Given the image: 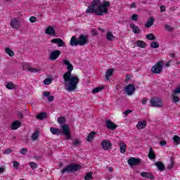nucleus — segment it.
Masks as SVG:
<instances>
[{
	"mask_svg": "<svg viewBox=\"0 0 180 180\" xmlns=\"http://www.w3.org/2000/svg\"><path fill=\"white\" fill-rule=\"evenodd\" d=\"M63 64L67 65L68 72L63 75L65 89L68 92H72L77 89V86L79 83L77 77L71 76V72L74 70V66L68 60H63Z\"/></svg>",
	"mask_w": 180,
	"mask_h": 180,
	"instance_id": "nucleus-1",
	"label": "nucleus"
},
{
	"mask_svg": "<svg viewBox=\"0 0 180 180\" xmlns=\"http://www.w3.org/2000/svg\"><path fill=\"white\" fill-rule=\"evenodd\" d=\"M110 1H103L101 4V0H93L91 5L86 10V13H95L97 16H103L104 13H109Z\"/></svg>",
	"mask_w": 180,
	"mask_h": 180,
	"instance_id": "nucleus-2",
	"label": "nucleus"
},
{
	"mask_svg": "<svg viewBox=\"0 0 180 180\" xmlns=\"http://www.w3.org/2000/svg\"><path fill=\"white\" fill-rule=\"evenodd\" d=\"M79 169H81V165H77L75 163H72L68 165L66 167L63 168V169L61 171V174L64 175L65 172H67L68 174L77 172V171H79Z\"/></svg>",
	"mask_w": 180,
	"mask_h": 180,
	"instance_id": "nucleus-3",
	"label": "nucleus"
},
{
	"mask_svg": "<svg viewBox=\"0 0 180 180\" xmlns=\"http://www.w3.org/2000/svg\"><path fill=\"white\" fill-rule=\"evenodd\" d=\"M60 128L62 129V133L63 136H66L67 140H70L71 139V131L70 130V127L67 124L61 125Z\"/></svg>",
	"mask_w": 180,
	"mask_h": 180,
	"instance_id": "nucleus-4",
	"label": "nucleus"
},
{
	"mask_svg": "<svg viewBox=\"0 0 180 180\" xmlns=\"http://www.w3.org/2000/svg\"><path fill=\"white\" fill-rule=\"evenodd\" d=\"M162 61H159L154 65L151 68L153 74H161V71H162Z\"/></svg>",
	"mask_w": 180,
	"mask_h": 180,
	"instance_id": "nucleus-5",
	"label": "nucleus"
},
{
	"mask_svg": "<svg viewBox=\"0 0 180 180\" xmlns=\"http://www.w3.org/2000/svg\"><path fill=\"white\" fill-rule=\"evenodd\" d=\"M150 105L153 108H162V101L158 98H152L150 99Z\"/></svg>",
	"mask_w": 180,
	"mask_h": 180,
	"instance_id": "nucleus-6",
	"label": "nucleus"
},
{
	"mask_svg": "<svg viewBox=\"0 0 180 180\" xmlns=\"http://www.w3.org/2000/svg\"><path fill=\"white\" fill-rule=\"evenodd\" d=\"M78 42L76 44H79V46H85L88 43V35H84L81 34L77 39Z\"/></svg>",
	"mask_w": 180,
	"mask_h": 180,
	"instance_id": "nucleus-7",
	"label": "nucleus"
},
{
	"mask_svg": "<svg viewBox=\"0 0 180 180\" xmlns=\"http://www.w3.org/2000/svg\"><path fill=\"white\" fill-rule=\"evenodd\" d=\"M60 56H61V52L60 50L53 51L49 54V60L51 61H56V60Z\"/></svg>",
	"mask_w": 180,
	"mask_h": 180,
	"instance_id": "nucleus-8",
	"label": "nucleus"
},
{
	"mask_svg": "<svg viewBox=\"0 0 180 180\" xmlns=\"http://www.w3.org/2000/svg\"><path fill=\"white\" fill-rule=\"evenodd\" d=\"M141 162V159L136 158L134 157H132L128 160V164L129 165H130V167H136L137 165H139Z\"/></svg>",
	"mask_w": 180,
	"mask_h": 180,
	"instance_id": "nucleus-9",
	"label": "nucleus"
},
{
	"mask_svg": "<svg viewBox=\"0 0 180 180\" xmlns=\"http://www.w3.org/2000/svg\"><path fill=\"white\" fill-rule=\"evenodd\" d=\"M125 91L129 96L133 95L134 92H136V86H134V84H129L128 86H126Z\"/></svg>",
	"mask_w": 180,
	"mask_h": 180,
	"instance_id": "nucleus-10",
	"label": "nucleus"
},
{
	"mask_svg": "<svg viewBox=\"0 0 180 180\" xmlns=\"http://www.w3.org/2000/svg\"><path fill=\"white\" fill-rule=\"evenodd\" d=\"M101 147L105 150H110V148H112V143H110V140H103Z\"/></svg>",
	"mask_w": 180,
	"mask_h": 180,
	"instance_id": "nucleus-11",
	"label": "nucleus"
},
{
	"mask_svg": "<svg viewBox=\"0 0 180 180\" xmlns=\"http://www.w3.org/2000/svg\"><path fill=\"white\" fill-rule=\"evenodd\" d=\"M51 42L54 43V44H58V47H64V46H65V42L60 38H54L51 41Z\"/></svg>",
	"mask_w": 180,
	"mask_h": 180,
	"instance_id": "nucleus-12",
	"label": "nucleus"
},
{
	"mask_svg": "<svg viewBox=\"0 0 180 180\" xmlns=\"http://www.w3.org/2000/svg\"><path fill=\"white\" fill-rule=\"evenodd\" d=\"M105 126L107 129H109L110 130H116V129H117V125L112 122V121L110 120L105 121Z\"/></svg>",
	"mask_w": 180,
	"mask_h": 180,
	"instance_id": "nucleus-13",
	"label": "nucleus"
},
{
	"mask_svg": "<svg viewBox=\"0 0 180 180\" xmlns=\"http://www.w3.org/2000/svg\"><path fill=\"white\" fill-rule=\"evenodd\" d=\"M45 33L46 34H48V36H53L56 37V30L53 28L51 26H49L46 30H45Z\"/></svg>",
	"mask_w": 180,
	"mask_h": 180,
	"instance_id": "nucleus-14",
	"label": "nucleus"
},
{
	"mask_svg": "<svg viewBox=\"0 0 180 180\" xmlns=\"http://www.w3.org/2000/svg\"><path fill=\"white\" fill-rule=\"evenodd\" d=\"M20 126H22V122H20V121L19 120L14 121L11 124V129L18 130V129H19Z\"/></svg>",
	"mask_w": 180,
	"mask_h": 180,
	"instance_id": "nucleus-15",
	"label": "nucleus"
},
{
	"mask_svg": "<svg viewBox=\"0 0 180 180\" xmlns=\"http://www.w3.org/2000/svg\"><path fill=\"white\" fill-rule=\"evenodd\" d=\"M155 165L157 167L159 171H165V165L164 163H162V162H157L155 163Z\"/></svg>",
	"mask_w": 180,
	"mask_h": 180,
	"instance_id": "nucleus-16",
	"label": "nucleus"
},
{
	"mask_svg": "<svg viewBox=\"0 0 180 180\" xmlns=\"http://www.w3.org/2000/svg\"><path fill=\"white\" fill-rule=\"evenodd\" d=\"M154 22H155V18H154V17H150L145 24V27H151V26L154 25Z\"/></svg>",
	"mask_w": 180,
	"mask_h": 180,
	"instance_id": "nucleus-17",
	"label": "nucleus"
},
{
	"mask_svg": "<svg viewBox=\"0 0 180 180\" xmlns=\"http://www.w3.org/2000/svg\"><path fill=\"white\" fill-rule=\"evenodd\" d=\"M11 26L13 27V29H19V21H18L16 18L11 20Z\"/></svg>",
	"mask_w": 180,
	"mask_h": 180,
	"instance_id": "nucleus-18",
	"label": "nucleus"
},
{
	"mask_svg": "<svg viewBox=\"0 0 180 180\" xmlns=\"http://www.w3.org/2000/svg\"><path fill=\"white\" fill-rule=\"evenodd\" d=\"M129 27L132 29V32H134L135 34L140 33V28L139 26H136L134 23H131L129 25Z\"/></svg>",
	"mask_w": 180,
	"mask_h": 180,
	"instance_id": "nucleus-19",
	"label": "nucleus"
},
{
	"mask_svg": "<svg viewBox=\"0 0 180 180\" xmlns=\"http://www.w3.org/2000/svg\"><path fill=\"white\" fill-rule=\"evenodd\" d=\"M50 131L52 133V134H56V136H60L61 134V129L58 128H54V127H51L50 128Z\"/></svg>",
	"mask_w": 180,
	"mask_h": 180,
	"instance_id": "nucleus-20",
	"label": "nucleus"
},
{
	"mask_svg": "<svg viewBox=\"0 0 180 180\" xmlns=\"http://www.w3.org/2000/svg\"><path fill=\"white\" fill-rule=\"evenodd\" d=\"M141 176L143 178H148V179H154V176L153 174L149 172H141Z\"/></svg>",
	"mask_w": 180,
	"mask_h": 180,
	"instance_id": "nucleus-21",
	"label": "nucleus"
},
{
	"mask_svg": "<svg viewBox=\"0 0 180 180\" xmlns=\"http://www.w3.org/2000/svg\"><path fill=\"white\" fill-rule=\"evenodd\" d=\"M112 75H113V69L110 68L108 69L106 72H105V79L106 81H109L110 77H112Z\"/></svg>",
	"mask_w": 180,
	"mask_h": 180,
	"instance_id": "nucleus-22",
	"label": "nucleus"
},
{
	"mask_svg": "<svg viewBox=\"0 0 180 180\" xmlns=\"http://www.w3.org/2000/svg\"><path fill=\"white\" fill-rule=\"evenodd\" d=\"M147 126V122L146 121H139L136 125L137 129H144Z\"/></svg>",
	"mask_w": 180,
	"mask_h": 180,
	"instance_id": "nucleus-23",
	"label": "nucleus"
},
{
	"mask_svg": "<svg viewBox=\"0 0 180 180\" xmlns=\"http://www.w3.org/2000/svg\"><path fill=\"white\" fill-rule=\"evenodd\" d=\"M96 134V131L90 132L87 136L86 141H89V143L92 142V140H94V137H95Z\"/></svg>",
	"mask_w": 180,
	"mask_h": 180,
	"instance_id": "nucleus-24",
	"label": "nucleus"
},
{
	"mask_svg": "<svg viewBox=\"0 0 180 180\" xmlns=\"http://www.w3.org/2000/svg\"><path fill=\"white\" fill-rule=\"evenodd\" d=\"M37 119L39 120H43V119H47V112H40L37 115Z\"/></svg>",
	"mask_w": 180,
	"mask_h": 180,
	"instance_id": "nucleus-25",
	"label": "nucleus"
},
{
	"mask_svg": "<svg viewBox=\"0 0 180 180\" xmlns=\"http://www.w3.org/2000/svg\"><path fill=\"white\" fill-rule=\"evenodd\" d=\"M78 42V39H77V37L76 36H73L72 37V38L70 39V46H79V44H77V43Z\"/></svg>",
	"mask_w": 180,
	"mask_h": 180,
	"instance_id": "nucleus-26",
	"label": "nucleus"
},
{
	"mask_svg": "<svg viewBox=\"0 0 180 180\" xmlns=\"http://www.w3.org/2000/svg\"><path fill=\"white\" fill-rule=\"evenodd\" d=\"M106 39H107V40H108V41H112L115 40V39H116V37H115V35H113L112 32H109L107 33Z\"/></svg>",
	"mask_w": 180,
	"mask_h": 180,
	"instance_id": "nucleus-27",
	"label": "nucleus"
},
{
	"mask_svg": "<svg viewBox=\"0 0 180 180\" xmlns=\"http://www.w3.org/2000/svg\"><path fill=\"white\" fill-rule=\"evenodd\" d=\"M155 153H154V150H153V148H149V153H148V158L150 160H154L155 158Z\"/></svg>",
	"mask_w": 180,
	"mask_h": 180,
	"instance_id": "nucleus-28",
	"label": "nucleus"
},
{
	"mask_svg": "<svg viewBox=\"0 0 180 180\" xmlns=\"http://www.w3.org/2000/svg\"><path fill=\"white\" fill-rule=\"evenodd\" d=\"M136 45L138 46V47H141V49H146V46H147L146 42H144L143 41H140V40H139L136 42Z\"/></svg>",
	"mask_w": 180,
	"mask_h": 180,
	"instance_id": "nucleus-29",
	"label": "nucleus"
},
{
	"mask_svg": "<svg viewBox=\"0 0 180 180\" xmlns=\"http://www.w3.org/2000/svg\"><path fill=\"white\" fill-rule=\"evenodd\" d=\"M6 86L7 89H15V86H16V85H15V84H13V82H9L7 83Z\"/></svg>",
	"mask_w": 180,
	"mask_h": 180,
	"instance_id": "nucleus-30",
	"label": "nucleus"
},
{
	"mask_svg": "<svg viewBox=\"0 0 180 180\" xmlns=\"http://www.w3.org/2000/svg\"><path fill=\"white\" fill-rule=\"evenodd\" d=\"M127 148V146H126V144L122 143L120 146V153H122V154H124V153H126V148Z\"/></svg>",
	"mask_w": 180,
	"mask_h": 180,
	"instance_id": "nucleus-31",
	"label": "nucleus"
},
{
	"mask_svg": "<svg viewBox=\"0 0 180 180\" xmlns=\"http://www.w3.org/2000/svg\"><path fill=\"white\" fill-rule=\"evenodd\" d=\"M31 139L34 141H36V140L39 139V131H36L35 132H34L31 136Z\"/></svg>",
	"mask_w": 180,
	"mask_h": 180,
	"instance_id": "nucleus-32",
	"label": "nucleus"
},
{
	"mask_svg": "<svg viewBox=\"0 0 180 180\" xmlns=\"http://www.w3.org/2000/svg\"><path fill=\"white\" fill-rule=\"evenodd\" d=\"M101 91H103V86H98V87L94 88L92 91V93L95 94H98V92H101Z\"/></svg>",
	"mask_w": 180,
	"mask_h": 180,
	"instance_id": "nucleus-33",
	"label": "nucleus"
},
{
	"mask_svg": "<svg viewBox=\"0 0 180 180\" xmlns=\"http://www.w3.org/2000/svg\"><path fill=\"white\" fill-rule=\"evenodd\" d=\"M5 51L8 54V56H10V57H13V56H15V52H13V51L10 48H6Z\"/></svg>",
	"mask_w": 180,
	"mask_h": 180,
	"instance_id": "nucleus-34",
	"label": "nucleus"
},
{
	"mask_svg": "<svg viewBox=\"0 0 180 180\" xmlns=\"http://www.w3.org/2000/svg\"><path fill=\"white\" fill-rule=\"evenodd\" d=\"M174 158H170V164L167 165V169H172L174 168Z\"/></svg>",
	"mask_w": 180,
	"mask_h": 180,
	"instance_id": "nucleus-35",
	"label": "nucleus"
},
{
	"mask_svg": "<svg viewBox=\"0 0 180 180\" xmlns=\"http://www.w3.org/2000/svg\"><path fill=\"white\" fill-rule=\"evenodd\" d=\"M150 47H152V49H158V47H160V44L157 41H153L150 43Z\"/></svg>",
	"mask_w": 180,
	"mask_h": 180,
	"instance_id": "nucleus-36",
	"label": "nucleus"
},
{
	"mask_svg": "<svg viewBox=\"0 0 180 180\" xmlns=\"http://www.w3.org/2000/svg\"><path fill=\"white\" fill-rule=\"evenodd\" d=\"M146 39H148V40H155V36L154 34H148L146 35Z\"/></svg>",
	"mask_w": 180,
	"mask_h": 180,
	"instance_id": "nucleus-37",
	"label": "nucleus"
},
{
	"mask_svg": "<svg viewBox=\"0 0 180 180\" xmlns=\"http://www.w3.org/2000/svg\"><path fill=\"white\" fill-rule=\"evenodd\" d=\"M58 122L60 124H64V123H65V117H60L58 118Z\"/></svg>",
	"mask_w": 180,
	"mask_h": 180,
	"instance_id": "nucleus-38",
	"label": "nucleus"
},
{
	"mask_svg": "<svg viewBox=\"0 0 180 180\" xmlns=\"http://www.w3.org/2000/svg\"><path fill=\"white\" fill-rule=\"evenodd\" d=\"M53 82V79L51 78H46L44 80V85H50Z\"/></svg>",
	"mask_w": 180,
	"mask_h": 180,
	"instance_id": "nucleus-39",
	"label": "nucleus"
},
{
	"mask_svg": "<svg viewBox=\"0 0 180 180\" xmlns=\"http://www.w3.org/2000/svg\"><path fill=\"white\" fill-rule=\"evenodd\" d=\"M173 140L174 143H176V146L180 143V137L178 136V135H176L173 137Z\"/></svg>",
	"mask_w": 180,
	"mask_h": 180,
	"instance_id": "nucleus-40",
	"label": "nucleus"
},
{
	"mask_svg": "<svg viewBox=\"0 0 180 180\" xmlns=\"http://www.w3.org/2000/svg\"><path fill=\"white\" fill-rule=\"evenodd\" d=\"M85 180H91L92 179V172L87 173L84 176Z\"/></svg>",
	"mask_w": 180,
	"mask_h": 180,
	"instance_id": "nucleus-41",
	"label": "nucleus"
},
{
	"mask_svg": "<svg viewBox=\"0 0 180 180\" xmlns=\"http://www.w3.org/2000/svg\"><path fill=\"white\" fill-rule=\"evenodd\" d=\"M165 29H166L167 30V32H174V27H172L169 25H165Z\"/></svg>",
	"mask_w": 180,
	"mask_h": 180,
	"instance_id": "nucleus-42",
	"label": "nucleus"
},
{
	"mask_svg": "<svg viewBox=\"0 0 180 180\" xmlns=\"http://www.w3.org/2000/svg\"><path fill=\"white\" fill-rule=\"evenodd\" d=\"M72 146L75 147H78L79 144H81V142L78 139H75L74 141L72 142Z\"/></svg>",
	"mask_w": 180,
	"mask_h": 180,
	"instance_id": "nucleus-43",
	"label": "nucleus"
},
{
	"mask_svg": "<svg viewBox=\"0 0 180 180\" xmlns=\"http://www.w3.org/2000/svg\"><path fill=\"white\" fill-rule=\"evenodd\" d=\"M29 68H30V65L28 63L22 64V70L24 71H26V70H27V71H29Z\"/></svg>",
	"mask_w": 180,
	"mask_h": 180,
	"instance_id": "nucleus-44",
	"label": "nucleus"
},
{
	"mask_svg": "<svg viewBox=\"0 0 180 180\" xmlns=\"http://www.w3.org/2000/svg\"><path fill=\"white\" fill-rule=\"evenodd\" d=\"M29 165L30 167H31V168H32V169H36V168H37V165L34 162H30L29 163Z\"/></svg>",
	"mask_w": 180,
	"mask_h": 180,
	"instance_id": "nucleus-45",
	"label": "nucleus"
},
{
	"mask_svg": "<svg viewBox=\"0 0 180 180\" xmlns=\"http://www.w3.org/2000/svg\"><path fill=\"white\" fill-rule=\"evenodd\" d=\"M20 154L22 155H26V154H27V149L25 148H21L20 150Z\"/></svg>",
	"mask_w": 180,
	"mask_h": 180,
	"instance_id": "nucleus-46",
	"label": "nucleus"
},
{
	"mask_svg": "<svg viewBox=\"0 0 180 180\" xmlns=\"http://www.w3.org/2000/svg\"><path fill=\"white\" fill-rule=\"evenodd\" d=\"M172 96H173V101L174 102V103L179 102V97L175 96V94H172Z\"/></svg>",
	"mask_w": 180,
	"mask_h": 180,
	"instance_id": "nucleus-47",
	"label": "nucleus"
},
{
	"mask_svg": "<svg viewBox=\"0 0 180 180\" xmlns=\"http://www.w3.org/2000/svg\"><path fill=\"white\" fill-rule=\"evenodd\" d=\"M11 153H13V150L11 148H7L4 150V154L8 155L11 154Z\"/></svg>",
	"mask_w": 180,
	"mask_h": 180,
	"instance_id": "nucleus-48",
	"label": "nucleus"
},
{
	"mask_svg": "<svg viewBox=\"0 0 180 180\" xmlns=\"http://www.w3.org/2000/svg\"><path fill=\"white\" fill-rule=\"evenodd\" d=\"M13 167L16 168V169H19V162L15 161L13 162Z\"/></svg>",
	"mask_w": 180,
	"mask_h": 180,
	"instance_id": "nucleus-49",
	"label": "nucleus"
},
{
	"mask_svg": "<svg viewBox=\"0 0 180 180\" xmlns=\"http://www.w3.org/2000/svg\"><path fill=\"white\" fill-rule=\"evenodd\" d=\"M28 71H30V72H39V70L37 68H30Z\"/></svg>",
	"mask_w": 180,
	"mask_h": 180,
	"instance_id": "nucleus-50",
	"label": "nucleus"
},
{
	"mask_svg": "<svg viewBox=\"0 0 180 180\" xmlns=\"http://www.w3.org/2000/svg\"><path fill=\"white\" fill-rule=\"evenodd\" d=\"M131 19H132V20H135V21L139 20V15H137V14L132 15Z\"/></svg>",
	"mask_w": 180,
	"mask_h": 180,
	"instance_id": "nucleus-51",
	"label": "nucleus"
},
{
	"mask_svg": "<svg viewBox=\"0 0 180 180\" xmlns=\"http://www.w3.org/2000/svg\"><path fill=\"white\" fill-rule=\"evenodd\" d=\"M17 116L18 118L20 119H23V112H20V111H18L17 112Z\"/></svg>",
	"mask_w": 180,
	"mask_h": 180,
	"instance_id": "nucleus-52",
	"label": "nucleus"
},
{
	"mask_svg": "<svg viewBox=\"0 0 180 180\" xmlns=\"http://www.w3.org/2000/svg\"><path fill=\"white\" fill-rule=\"evenodd\" d=\"M51 92L50 91H44L43 93V96H45L46 98H49L51 95Z\"/></svg>",
	"mask_w": 180,
	"mask_h": 180,
	"instance_id": "nucleus-53",
	"label": "nucleus"
},
{
	"mask_svg": "<svg viewBox=\"0 0 180 180\" xmlns=\"http://www.w3.org/2000/svg\"><path fill=\"white\" fill-rule=\"evenodd\" d=\"M178 94H180V86L177 87L174 91V95H178Z\"/></svg>",
	"mask_w": 180,
	"mask_h": 180,
	"instance_id": "nucleus-54",
	"label": "nucleus"
},
{
	"mask_svg": "<svg viewBox=\"0 0 180 180\" xmlns=\"http://www.w3.org/2000/svg\"><path fill=\"white\" fill-rule=\"evenodd\" d=\"M36 20H37V18L36 17L32 16L30 18V22H31V23H34Z\"/></svg>",
	"mask_w": 180,
	"mask_h": 180,
	"instance_id": "nucleus-55",
	"label": "nucleus"
},
{
	"mask_svg": "<svg viewBox=\"0 0 180 180\" xmlns=\"http://www.w3.org/2000/svg\"><path fill=\"white\" fill-rule=\"evenodd\" d=\"M53 101H54V96H49L48 97V101L49 102H53Z\"/></svg>",
	"mask_w": 180,
	"mask_h": 180,
	"instance_id": "nucleus-56",
	"label": "nucleus"
},
{
	"mask_svg": "<svg viewBox=\"0 0 180 180\" xmlns=\"http://www.w3.org/2000/svg\"><path fill=\"white\" fill-rule=\"evenodd\" d=\"M160 144L162 146H167V141H162L160 142Z\"/></svg>",
	"mask_w": 180,
	"mask_h": 180,
	"instance_id": "nucleus-57",
	"label": "nucleus"
},
{
	"mask_svg": "<svg viewBox=\"0 0 180 180\" xmlns=\"http://www.w3.org/2000/svg\"><path fill=\"white\" fill-rule=\"evenodd\" d=\"M91 33H92L93 36H96L98 34V31L96 30H93L91 31Z\"/></svg>",
	"mask_w": 180,
	"mask_h": 180,
	"instance_id": "nucleus-58",
	"label": "nucleus"
},
{
	"mask_svg": "<svg viewBox=\"0 0 180 180\" xmlns=\"http://www.w3.org/2000/svg\"><path fill=\"white\" fill-rule=\"evenodd\" d=\"M129 113H131V110H127L126 111L124 112V115H125V116H127V115H129Z\"/></svg>",
	"mask_w": 180,
	"mask_h": 180,
	"instance_id": "nucleus-59",
	"label": "nucleus"
},
{
	"mask_svg": "<svg viewBox=\"0 0 180 180\" xmlns=\"http://www.w3.org/2000/svg\"><path fill=\"white\" fill-rule=\"evenodd\" d=\"M142 103H143V105H147V98H143L142 99Z\"/></svg>",
	"mask_w": 180,
	"mask_h": 180,
	"instance_id": "nucleus-60",
	"label": "nucleus"
},
{
	"mask_svg": "<svg viewBox=\"0 0 180 180\" xmlns=\"http://www.w3.org/2000/svg\"><path fill=\"white\" fill-rule=\"evenodd\" d=\"M160 12H165V6H160Z\"/></svg>",
	"mask_w": 180,
	"mask_h": 180,
	"instance_id": "nucleus-61",
	"label": "nucleus"
},
{
	"mask_svg": "<svg viewBox=\"0 0 180 180\" xmlns=\"http://www.w3.org/2000/svg\"><path fill=\"white\" fill-rule=\"evenodd\" d=\"M5 172V169H4L3 167H0V174H3V172Z\"/></svg>",
	"mask_w": 180,
	"mask_h": 180,
	"instance_id": "nucleus-62",
	"label": "nucleus"
},
{
	"mask_svg": "<svg viewBox=\"0 0 180 180\" xmlns=\"http://www.w3.org/2000/svg\"><path fill=\"white\" fill-rule=\"evenodd\" d=\"M131 8H136V3H133L131 4Z\"/></svg>",
	"mask_w": 180,
	"mask_h": 180,
	"instance_id": "nucleus-63",
	"label": "nucleus"
},
{
	"mask_svg": "<svg viewBox=\"0 0 180 180\" xmlns=\"http://www.w3.org/2000/svg\"><path fill=\"white\" fill-rule=\"evenodd\" d=\"M169 56H170L172 58H174V57H175V53H170V54H169Z\"/></svg>",
	"mask_w": 180,
	"mask_h": 180,
	"instance_id": "nucleus-64",
	"label": "nucleus"
}]
</instances>
